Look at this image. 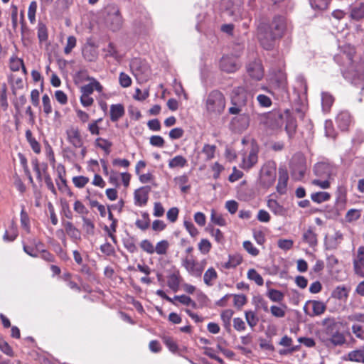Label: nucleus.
<instances>
[{
    "label": "nucleus",
    "mask_w": 364,
    "mask_h": 364,
    "mask_svg": "<svg viewBox=\"0 0 364 364\" xmlns=\"http://www.w3.org/2000/svg\"><path fill=\"white\" fill-rule=\"evenodd\" d=\"M104 13L106 14V21L109 24L110 28L113 31L119 29L122 25V18L118 7L115 4H109L105 8Z\"/></svg>",
    "instance_id": "6"
},
{
    "label": "nucleus",
    "mask_w": 364,
    "mask_h": 364,
    "mask_svg": "<svg viewBox=\"0 0 364 364\" xmlns=\"http://www.w3.org/2000/svg\"><path fill=\"white\" fill-rule=\"evenodd\" d=\"M259 149L255 145H252L250 149L242 154V162L240 166L245 170H249L253 167L258 161Z\"/></svg>",
    "instance_id": "10"
},
{
    "label": "nucleus",
    "mask_w": 364,
    "mask_h": 364,
    "mask_svg": "<svg viewBox=\"0 0 364 364\" xmlns=\"http://www.w3.org/2000/svg\"><path fill=\"white\" fill-rule=\"evenodd\" d=\"M287 309V306L285 304L281 306L273 305L270 307L269 311L274 317L281 318L286 316Z\"/></svg>",
    "instance_id": "36"
},
{
    "label": "nucleus",
    "mask_w": 364,
    "mask_h": 364,
    "mask_svg": "<svg viewBox=\"0 0 364 364\" xmlns=\"http://www.w3.org/2000/svg\"><path fill=\"white\" fill-rule=\"evenodd\" d=\"M322 324L325 326V332L328 337H330L333 334L336 333V332L338 331L337 328V323L334 318H326L323 320Z\"/></svg>",
    "instance_id": "26"
},
{
    "label": "nucleus",
    "mask_w": 364,
    "mask_h": 364,
    "mask_svg": "<svg viewBox=\"0 0 364 364\" xmlns=\"http://www.w3.org/2000/svg\"><path fill=\"white\" fill-rule=\"evenodd\" d=\"M130 67L133 74L136 77H140L141 75L142 77L145 78L150 75V70L147 63L141 59L135 58L132 60L130 63Z\"/></svg>",
    "instance_id": "13"
},
{
    "label": "nucleus",
    "mask_w": 364,
    "mask_h": 364,
    "mask_svg": "<svg viewBox=\"0 0 364 364\" xmlns=\"http://www.w3.org/2000/svg\"><path fill=\"white\" fill-rule=\"evenodd\" d=\"M254 94L244 87H237L232 90V104L229 112L232 114H240L237 117L242 120V128L245 129L250 123V118L255 112Z\"/></svg>",
    "instance_id": "1"
},
{
    "label": "nucleus",
    "mask_w": 364,
    "mask_h": 364,
    "mask_svg": "<svg viewBox=\"0 0 364 364\" xmlns=\"http://www.w3.org/2000/svg\"><path fill=\"white\" fill-rule=\"evenodd\" d=\"M38 38L41 42L46 41L48 39L47 28H46V26L43 23L38 24Z\"/></svg>",
    "instance_id": "64"
},
{
    "label": "nucleus",
    "mask_w": 364,
    "mask_h": 364,
    "mask_svg": "<svg viewBox=\"0 0 364 364\" xmlns=\"http://www.w3.org/2000/svg\"><path fill=\"white\" fill-rule=\"evenodd\" d=\"M42 103L43 107V112L46 115L50 114L52 112V106L50 99L47 94H45L42 97Z\"/></svg>",
    "instance_id": "59"
},
{
    "label": "nucleus",
    "mask_w": 364,
    "mask_h": 364,
    "mask_svg": "<svg viewBox=\"0 0 364 364\" xmlns=\"http://www.w3.org/2000/svg\"><path fill=\"white\" fill-rule=\"evenodd\" d=\"M276 179V167L272 162L266 163L260 170L259 182L264 188L273 185Z\"/></svg>",
    "instance_id": "7"
},
{
    "label": "nucleus",
    "mask_w": 364,
    "mask_h": 364,
    "mask_svg": "<svg viewBox=\"0 0 364 364\" xmlns=\"http://www.w3.org/2000/svg\"><path fill=\"white\" fill-rule=\"evenodd\" d=\"M207 264L205 259L200 262L193 258L186 257L182 259V266L186 269L189 274L195 277H200Z\"/></svg>",
    "instance_id": "8"
},
{
    "label": "nucleus",
    "mask_w": 364,
    "mask_h": 364,
    "mask_svg": "<svg viewBox=\"0 0 364 364\" xmlns=\"http://www.w3.org/2000/svg\"><path fill=\"white\" fill-rule=\"evenodd\" d=\"M326 309V306L323 302L316 300L308 301L304 306V312L311 317L323 314Z\"/></svg>",
    "instance_id": "11"
},
{
    "label": "nucleus",
    "mask_w": 364,
    "mask_h": 364,
    "mask_svg": "<svg viewBox=\"0 0 364 364\" xmlns=\"http://www.w3.org/2000/svg\"><path fill=\"white\" fill-rule=\"evenodd\" d=\"M174 299L186 306H191L193 308H196V302L193 300H192V299L190 296H188L184 294L175 296Z\"/></svg>",
    "instance_id": "52"
},
{
    "label": "nucleus",
    "mask_w": 364,
    "mask_h": 364,
    "mask_svg": "<svg viewBox=\"0 0 364 364\" xmlns=\"http://www.w3.org/2000/svg\"><path fill=\"white\" fill-rule=\"evenodd\" d=\"M252 304L255 306L257 311L262 309L265 312L269 311L268 302L260 294L253 296Z\"/></svg>",
    "instance_id": "25"
},
{
    "label": "nucleus",
    "mask_w": 364,
    "mask_h": 364,
    "mask_svg": "<svg viewBox=\"0 0 364 364\" xmlns=\"http://www.w3.org/2000/svg\"><path fill=\"white\" fill-rule=\"evenodd\" d=\"M169 247V243L167 240H163L160 242H157L156 247H154V252H156L158 255H166L167 250Z\"/></svg>",
    "instance_id": "51"
},
{
    "label": "nucleus",
    "mask_w": 364,
    "mask_h": 364,
    "mask_svg": "<svg viewBox=\"0 0 364 364\" xmlns=\"http://www.w3.org/2000/svg\"><path fill=\"white\" fill-rule=\"evenodd\" d=\"M315 175L318 179L312 181V183L322 189L330 187V181L336 175L337 168L328 162H319L314 168Z\"/></svg>",
    "instance_id": "3"
},
{
    "label": "nucleus",
    "mask_w": 364,
    "mask_h": 364,
    "mask_svg": "<svg viewBox=\"0 0 364 364\" xmlns=\"http://www.w3.org/2000/svg\"><path fill=\"white\" fill-rule=\"evenodd\" d=\"M243 247L251 255L257 256L259 254V250L256 248L250 241H245L243 242Z\"/></svg>",
    "instance_id": "63"
},
{
    "label": "nucleus",
    "mask_w": 364,
    "mask_h": 364,
    "mask_svg": "<svg viewBox=\"0 0 364 364\" xmlns=\"http://www.w3.org/2000/svg\"><path fill=\"white\" fill-rule=\"evenodd\" d=\"M234 306L241 309L247 303V297L244 294H234Z\"/></svg>",
    "instance_id": "61"
},
{
    "label": "nucleus",
    "mask_w": 364,
    "mask_h": 364,
    "mask_svg": "<svg viewBox=\"0 0 364 364\" xmlns=\"http://www.w3.org/2000/svg\"><path fill=\"white\" fill-rule=\"evenodd\" d=\"M175 183L178 185L182 192H186L189 189V186H186L188 181V177L186 174L174 178Z\"/></svg>",
    "instance_id": "46"
},
{
    "label": "nucleus",
    "mask_w": 364,
    "mask_h": 364,
    "mask_svg": "<svg viewBox=\"0 0 364 364\" xmlns=\"http://www.w3.org/2000/svg\"><path fill=\"white\" fill-rule=\"evenodd\" d=\"M6 90V85L0 83V107H2L4 110H6L8 107Z\"/></svg>",
    "instance_id": "45"
},
{
    "label": "nucleus",
    "mask_w": 364,
    "mask_h": 364,
    "mask_svg": "<svg viewBox=\"0 0 364 364\" xmlns=\"http://www.w3.org/2000/svg\"><path fill=\"white\" fill-rule=\"evenodd\" d=\"M141 216L142 219H139L136 221V225L141 230H146L149 227L150 223L149 214L144 213Z\"/></svg>",
    "instance_id": "50"
},
{
    "label": "nucleus",
    "mask_w": 364,
    "mask_h": 364,
    "mask_svg": "<svg viewBox=\"0 0 364 364\" xmlns=\"http://www.w3.org/2000/svg\"><path fill=\"white\" fill-rule=\"evenodd\" d=\"M332 296L338 299H346L348 296V290L343 286H338L332 292Z\"/></svg>",
    "instance_id": "42"
},
{
    "label": "nucleus",
    "mask_w": 364,
    "mask_h": 364,
    "mask_svg": "<svg viewBox=\"0 0 364 364\" xmlns=\"http://www.w3.org/2000/svg\"><path fill=\"white\" fill-rule=\"evenodd\" d=\"M88 80L90 82L80 87V93L91 96L94 90H96L100 96L107 97L106 95L103 92L104 87L99 81L93 77Z\"/></svg>",
    "instance_id": "14"
},
{
    "label": "nucleus",
    "mask_w": 364,
    "mask_h": 364,
    "mask_svg": "<svg viewBox=\"0 0 364 364\" xmlns=\"http://www.w3.org/2000/svg\"><path fill=\"white\" fill-rule=\"evenodd\" d=\"M258 38L262 46L266 50H270L274 41L278 38L266 25H260L258 27Z\"/></svg>",
    "instance_id": "9"
},
{
    "label": "nucleus",
    "mask_w": 364,
    "mask_h": 364,
    "mask_svg": "<svg viewBox=\"0 0 364 364\" xmlns=\"http://www.w3.org/2000/svg\"><path fill=\"white\" fill-rule=\"evenodd\" d=\"M336 123L338 127L342 130L345 131L348 129L352 123V118L348 112L342 111L338 113L336 117Z\"/></svg>",
    "instance_id": "19"
},
{
    "label": "nucleus",
    "mask_w": 364,
    "mask_h": 364,
    "mask_svg": "<svg viewBox=\"0 0 364 364\" xmlns=\"http://www.w3.org/2000/svg\"><path fill=\"white\" fill-rule=\"evenodd\" d=\"M216 146L206 144L203 146L201 153L205 156L206 161H210L215 157Z\"/></svg>",
    "instance_id": "40"
},
{
    "label": "nucleus",
    "mask_w": 364,
    "mask_h": 364,
    "mask_svg": "<svg viewBox=\"0 0 364 364\" xmlns=\"http://www.w3.org/2000/svg\"><path fill=\"white\" fill-rule=\"evenodd\" d=\"M353 53L354 49L350 48L348 53L343 52L340 56L336 57L335 60L340 63L339 60L341 59L343 62L341 64L344 67H347L348 72L354 71L355 73V75H358V79L364 80V54L360 63L355 66L353 65L354 60H353Z\"/></svg>",
    "instance_id": "5"
},
{
    "label": "nucleus",
    "mask_w": 364,
    "mask_h": 364,
    "mask_svg": "<svg viewBox=\"0 0 364 364\" xmlns=\"http://www.w3.org/2000/svg\"><path fill=\"white\" fill-rule=\"evenodd\" d=\"M302 240L306 243L309 244V246L314 247L317 245V235L315 232V228L309 227L308 229L304 230Z\"/></svg>",
    "instance_id": "21"
},
{
    "label": "nucleus",
    "mask_w": 364,
    "mask_h": 364,
    "mask_svg": "<svg viewBox=\"0 0 364 364\" xmlns=\"http://www.w3.org/2000/svg\"><path fill=\"white\" fill-rule=\"evenodd\" d=\"M311 198L313 201L317 203H321L328 200L330 198V194L327 192H316L311 194Z\"/></svg>",
    "instance_id": "48"
},
{
    "label": "nucleus",
    "mask_w": 364,
    "mask_h": 364,
    "mask_svg": "<svg viewBox=\"0 0 364 364\" xmlns=\"http://www.w3.org/2000/svg\"><path fill=\"white\" fill-rule=\"evenodd\" d=\"M354 273L360 277H364V246H360L353 259Z\"/></svg>",
    "instance_id": "12"
},
{
    "label": "nucleus",
    "mask_w": 364,
    "mask_h": 364,
    "mask_svg": "<svg viewBox=\"0 0 364 364\" xmlns=\"http://www.w3.org/2000/svg\"><path fill=\"white\" fill-rule=\"evenodd\" d=\"M350 17L356 21L364 18V4H360L353 7L350 11Z\"/></svg>",
    "instance_id": "38"
},
{
    "label": "nucleus",
    "mask_w": 364,
    "mask_h": 364,
    "mask_svg": "<svg viewBox=\"0 0 364 364\" xmlns=\"http://www.w3.org/2000/svg\"><path fill=\"white\" fill-rule=\"evenodd\" d=\"M325 341L327 345L332 344L333 346H339L344 343L345 338L341 333L337 331L330 337L326 338Z\"/></svg>",
    "instance_id": "35"
},
{
    "label": "nucleus",
    "mask_w": 364,
    "mask_h": 364,
    "mask_svg": "<svg viewBox=\"0 0 364 364\" xmlns=\"http://www.w3.org/2000/svg\"><path fill=\"white\" fill-rule=\"evenodd\" d=\"M207 230L209 231V233L214 238L216 242L223 244L225 242L224 235L220 230L214 228L210 225Z\"/></svg>",
    "instance_id": "39"
},
{
    "label": "nucleus",
    "mask_w": 364,
    "mask_h": 364,
    "mask_svg": "<svg viewBox=\"0 0 364 364\" xmlns=\"http://www.w3.org/2000/svg\"><path fill=\"white\" fill-rule=\"evenodd\" d=\"M95 146L102 149L106 154H109L111 152V147L112 146V143L107 139H105L102 137H98L95 141Z\"/></svg>",
    "instance_id": "33"
},
{
    "label": "nucleus",
    "mask_w": 364,
    "mask_h": 364,
    "mask_svg": "<svg viewBox=\"0 0 364 364\" xmlns=\"http://www.w3.org/2000/svg\"><path fill=\"white\" fill-rule=\"evenodd\" d=\"M288 181V175L285 171H279V177L277 186V190L280 194H283L286 191Z\"/></svg>",
    "instance_id": "32"
},
{
    "label": "nucleus",
    "mask_w": 364,
    "mask_h": 364,
    "mask_svg": "<svg viewBox=\"0 0 364 364\" xmlns=\"http://www.w3.org/2000/svg\"><path fill=\"white\" fill-rule=\"evenodd\" d=\"M149 198L148 191L139 188L134 192V203L138 206H143L147 203Z\"/></svg>",
    "instance_id": "27"
},
{
    "label": "nucleus",
    "mask_w": 364,
    "mask_h": 364,
    "mask_svg": "<svg viewBox=\"0 0 364 364\" xmlns=\"http://www.w3.org/2000/svg\"><path fill=\"white\" fill-rule=\"evenodd\" d=\"M211 243L207 239H202L198 243V250L203 255L208 254L211 249Z\"/></svg>",
    "instance_id": "56"
},
{
    "label": "nucleus",
    "mask_w": 364,
    "mask_h": 364,
    "mask_svg": "<svg viewBox=\"0 0 364 364\" xmlns=\"http://www.w3.org/2000/svg\"><path fill=\"white\" fill-rule=\"evenodd\" d=\"M362 352H363V348L352 350L350 353H348V359L350 361L360 363L361 358H362Z\"/></svg>",
    "instance_id": "60"
},
{
    "label": "nucleus",
    "mask_w": 364,
    "mask_h": 364,
    "mask_svg": "<svg viewBox=\"0 0 364 364\" xmlns=\"http://www.w3.org/2000/svg\"><path fill=\"white\" fill-rule=\"evenodd\" d=\"M267 28L279 38H281L287 29V21L283 16H276Z\"/></svg>",
    "instance_id": "15"
},
{
    "label": "nucleus",
    "mask_w": 364,
    "mask_h": 364,
    "mask_svg": "<svg viewBox=\"0 0 364 364\" xmlns=\"http://www.w3.org/2000/svg\"><path fill=\"white\" fill-rule=\"evenodd\" d=\"M188 165L187 159L181 156L177 155L168 161V167L171 169L176 168H183Z\"/></svg>",
    "instance_id": "29"
},
{
    "label": "nucleus",
    "mask_w": 364,
    "mask_h": 364,
    "mask_svg": "<svg viewBox=\"0 0 364 364\" xmlns=\"http://www.w3.org/2000/svg\"><path fill=\"white\" fill-rule=\"evenodd\" d=\"M330 1L331 0H309L311 7L318 10L326 9Z\"/></svg>",
    "instance_id": "53"
},
{
    "label": "nucleus",
    "mask_w": 364,
    "mask_h": 364,
    "mask_svg": "<svg viewBox=\"0 0 364 364\" xmlns=\"http://www.w3.org/2000/svg\"><path fill=\"white\" fill-rule=\"evenodd\" d=\"M210 220L219 226H225L226 221L222 215L218 213L215 210H211Z\"/></svg>",
    "instance_id": "49"
},
{
    "label": "nucleus",
    "mask_w": 364,
    "mask_h": 364,
    "mask_svg": "<svg viewBox=\"0 0 364 364\" xmlns=\"http://www.w3.org/2000/svg\"><path fill=\"white\" fill-rule=\"evenodd\" d=\"M124 114V108L122 104H114L110 106V119L112 122H117Z\"/></svg>",
    "instance_id": "23"
},
{
    "label": "nucleus",
    "mask_w": 364,
    "mask_h": 364,
    "mask_svg": "<svg viewBox=\"0 0 364 364\" xmlns=\"http://www.w3.org/2000/svg\"><path fill=\"white\" fill-rule=\"evenodd\" d=\"M338 239L341 240L342 239V235L341 233L337 232L336 234V236L334 237H329L326 241V246L327 249H336L338 245Z\"/></svg>",
    "instance_id": "54"
},
{
    "label": "nucleus",
    "mask_w": 364,
    "mask_h": 364,
    "mask_svg": "<svg viewBox=\"0 0 364 364\" xmlns=\"http://www.w3.org/2000/svg\"><path fill=\"white\" fill-rule=\"evenodd\" d=\"M206 112L211 115H220L225 107V98L218 90H213L207 95L205 100Z\"/></svg>",
    "instance_id": "4"
},
{
    "label": "nucleus",
    "mask_w": 364,
    "mask_h": 364,
    "mask_svg": "<svg viewBox=\"0 0 364 364\" xmlns=\"http://www.w3.org/2000/svg\"><path fill=\"white\" fill-rule=\"evenodd\" d=\"M217 279L218 273L213 267H210L205 272L203 282L207 286H213Z\"/></svg>",
    "instance_id": "28"
},
{
    "label": "nucleus",
    "mask_w": 364,
    "mask_h": 364,
    "mask_svg": "<svg viewBox=\"0 0 364 364\" xmlns=\"http://www.w3.org/2000/svg\"><path fill=\"white\" fill-rule=\"evenodd\" d=\"M82 55L87 60L93 61L97 57V52L92 46H87L82 50Z\"/></svg>",
    "instance_id": "44"
},
{
    "label": "nucleus",
    "mask_w": 364,
    "mask_h": 364,
    "mask_svg": "<svg viewBox=\"0 0 364 364\" xmlns=\"http://www.w3.org/2000/svg\"><path fill=\"white\" fill-rule=\"evenodd\" d=\"M285 124V130L289 137L295 132L296 124L295 120L291 117L288 112H282L279 110H274L269 112L264 117V124L265 127L272 132L282 130Z\"/></svg>",
    "instance_id": "2"
},
{
    "label": "nucleus",
    "mask_w": 364,
    "mask_h": 364,
    "mask_svg": "<svg viewBox=\"0 0 364 364\" xmlns=\"http://www.w3.org/2000/svg\"><path fill=\"white\" fill-rule=\"evenodd\" d=\"M65 229L66 233L74 240V242H77L81 240L80 232L73 225L72 223L67 222L65 224Z\"/></svg>",
    "instance_id": "30"
},
{
    "label": "nucleus",
    "mask_w": 364,
    "mask_h": 364,
    "mask_svg": "<svg viewBox=\"0 0 364 364\" xmlns=\"http://www.w3.org/2000/svg\"><path fill=\"white\" fill-rule=\"evenodd\" d=\"M37 11V3L33 1L30 3L28 9V18L31 23L36 21V13Z\"/></svg>",
    "instance_id": "55"
},
{
    "label": "nucleus",
    "mask_w": 364,
    "mask_h": 364,
    "mask_svg": "<svg viewBox=\"0 0 364 364\" xmlns=\"http://www.w3.org/2000/svg\"><path fill=\"white\" fill-rule=\"evenodd\" d=\"M247 277L250 280L254 281L258 286H262L264 284L263 278L255 269H249Z\"/></svg>",
    "instance_id": "41"
},
{
    "label": "nucleus",
    "mask_w": 364,
    "mask_h": 364,
    "mask_svg": "<svg viewBox=\"0 0 364 364\" xmlns=\"http://www.w3.org/2000/svg\"><path fill=\"white\" fill-rule=\"evenodd\" d=\"M233 314L234 311L232 309H225L220 314V318L223 323V326L227 331H230V321Z\"/></svg>",
    "instance_id": "34"
},
{
    "label": "nucleus",
    "mask_w": 364,
    "mask_h": 364,
    "mask_svg": "<svg viewBox=\"0 0 364 364\" xmlns=\"http://www.w3.org/2000/svg\"><path fill=\"white\" fill-rule=\"evenodd\" d=\"M245 317L247 321V324L253 328L255 327L259 321V318L256 316L255 312L252 311H246L245 312Z\"/></svg>",
    "instance_id": "43"
},
{
    "label": "nucleus",
    "mask_w": 364,
    "mask_h": 364,
    "mask_svg": "<svg viewBox=\"0 0 364 364\" xmlns=\"http://www.w3.org/2000/svg\"><path fill=\"white\" fill-rule=\"evenodd\" d=\"M266 294L274 302H282L284 298V294L282 291L274 289H269Z\"/></svg>",
    "instance_id": "37"
},
{
    "label": "nucleus",
    "mask_w": 364,
    "mask_h": 364,
    "mask_svg": "<svg viewBox=\"0 0 364 364\" xmlns=\"http://www.w3.org/2000/svg\"><path fill=\"white\" fill-rule=\"evenodd\" d=\"M168 286L173 291H177L179 287V279L176 274H171L168 279Z\"/></svg>",
    "instance_id": "62"
},
{
    "label": "nucleus",
    "mask_w": 364,
    "mask_h": 364,
    "mask_svg": "<svg viewBox=\"0 0 364 364\" xmlns=\"http://www.w3.org/2000/svg\"><path fill=\"white\" fill-rule=\"evenodd\" d=\"M334 102V97L328 92H322L321 94V105L322 109L325 112H328Z\"/></svg>",
    "instance_id": "31"
},
{
    "label": "nucleus",
    "mask_w": 364,
    "mask_h": 364,
    "mask_svg": "<svg viewBox=\"0 0 364 364\" xmlns=\"http://www.w3.org/2000/svg\"><path fill=\"white\" fill-rule=\"evenodd\" d=\"M89 182V178L83 176H75L73 178V184L79 188H82Z\"/></svg>",
    "instance_id": "57"
},
{
    "label": "nucleus",
    "mask_w": 364,
    "mask_h": 364,
    "mask_svg": "<svg viewBox=\"0 0 364 364\" xmlns=\"http://www.w3.org/2000/svg\"><path fill=\"white\" fill-rule=\"evenodd\" d=\"M267 206L276 215L284 216L287 210L276 200L269 199L267 200Z\"/></svg>",
    "instance_id": "24"
},
{
    "label": "nucleus",
    "mask_w": 364,
    "mask_h": 364,
    "mask_svg": "<svg viewBox=\"0 0 364 364\" xmlns=\"http://www.w3.org/2000/svg\"><path fill=\"white\" fill-rule=\"evenodd\" d=\"M272 85L280 92H284L287 89V78L284 73L280 72L277 76L271 81Z\"/></svg>",
    "instance_id": "22"
},
{
    "label": "nucleus",
    "mask_w": 364,
    "mask_h": 364,
    "mask_svg": "<svg viewBox=\"0 0 364 364\" xmlns=\"http://www.w3.org/2000/svg\"><path fill=\"white\" fill-rule=\"evenodd\" d=\"M220 69L226 73H234L240 68V65L235 58L232 56H223L220 61Z\"/></svg>",
    "instance_id": "17"
},
{
    "label": "nucleus",
    "mask_w": 364,
    "mask_h": 364,
    "mask_svg": "<svg viewBox=\"0 0 364 364\" xmlns=\"http://www.w3.org/2000/svg\"><path fill=\"white\" fill-rule=\"evenodd\" d=\"M225 14L229 16H233L236 21L240 19H247V21L243 23L245 26H247L248 22L250 21V18L247 16V14L246 12H243L239 7L234 8L233 9H227L225 11Z\"/></svg>",
    "instance_id": "20"
},
{
    "label": "nucleus",
    "mask_w": 364,
    "mask_h": 364,
    "mask_svg": "<svg viewBox=\"0 0 364 364\" xmlns=\"http://www.w3.org/2000/svg\"><path fill=\"white\" fill-rule=\"evenodd\" d=\"M104 52L105 53V56L112 57L117 60H119L121 59V55L118 53L116 48L112 43H109L107 46L104 48Z\"/></svg>",
    "instance_id": "47"
},
{
    "label": "nucleus",
    "mask_w": 364,
    "mask_h": 364,
    "mask_svg": "<svg viewBox=\"0 0 364 364\" xmlns=\"http://www.w3.org/2000/svg\"><path fill=\"white\" fill-rule=\"evenodd\" d=\"M247 73L249 75L256 80H260L264 75L262 64L259 61L255 60L248 64Z\"/></svg>",
    "instance_id": "18"
},
{
    "label": "nucleus",
    "mask_w": 364,
    "mask_h": 364,
    "mask_svg": "<svg viewBox=\"0 0 364 364\" xmlns=\"http://www.w3.org/2000/svg\"><path fill=\"white\" fill-rule=\"evenodd\" d=\"M67 139L74 147H82L83 139L77 127H71L66 130Z\"/></svg>",
    "instance_id": "16"
},
{
    "label": "nucleus",
    "mask_w": 364,
    "mask_h": 364,
    "mask_svg": "<svg viewBox=\"0 0 364 364\" xmlns=\"http://www.w3.org/2000/svg\"><path fill=\"white\" fill-rule=\"evenodd\" d=\"M82 221H83V228L85 230V231L86 232V233H87L88 235H94V232H95V225L94 223L88 218H82Z\"/></svg>",
    "instance_id": "58"
}]
</instances>
